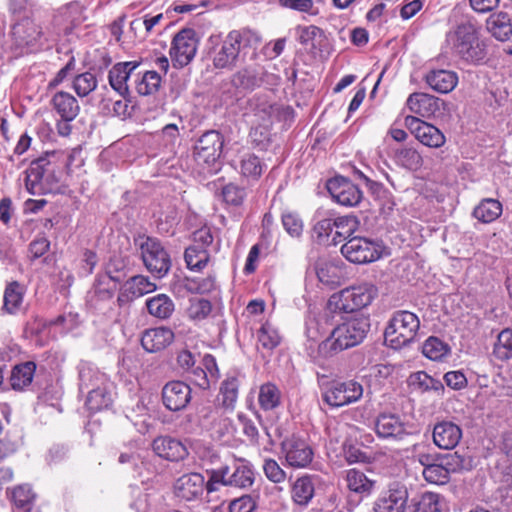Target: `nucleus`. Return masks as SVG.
Returning a JSON list of instances; mask_svg holds the SVG:
<instances>
[{"instance_id": "obj_1", "label": "nucleus", "mask_w": 512, "mask_h": 512, "mask_svg": "<svg viewBox=\"0 0 512 512\" xmlns=\"http://www.w3.org/2000/svg\"><path fill=\"white\" fill-rule=\"evenodd\" d=\"M261 41L258 33L251 30H233L213 48L212 61L217 69L231 70L247 53L248 48H256Z\"/></svg>"}, {"instance_id": "obj_2", "label": "nucleus", "mask_w": 512, "mask_h": 512, "mask_svg": "<svg viewBox=\"0 0 512 512\" xmlns=\"http://www.w3.org/2000/svg\"><path fill=\"white\" fill-rule=\"evenodd\" d=\"M370 329L369 318L363 315L346 318L337 325L319 345L325 356H331L343 350L359 345Z\"/></svg>"}, {"instance_id": "obj_3", "label": "nucleus", "mask_w": 512, "mask_h": 512, "mask_svg": "<svg viewBox=\"0 0 512 512\" xmlns=\"http://www.w3.org/2000/svg\"><path fill=\"white\" fill-rule=\"evenodd\" d=\"M447 41L453 51L467 62L479 63L486 56L485 45L471 22L459 24L454 31L448 33Z\"/></svg>"}, {"instance_id": "obj_4", "label": "nucleus", "mask_w": 512, "mask_h": 512, "mask_svg": "<svg viewBox=\"0 0 512 512\" xmlns=\"http://www.w3.org/2000/svg\"><path fill=\"white\" fill-rule=\"evenodd\" d=\"M49 154L31 162L26 170L25 186L32 195L55 193L58 191L59 177L55 165L48 159Z\"/></svg>"}, {"instance_id": "obj_5", "label": "nucleus", "mask_w": 512, "mask_h": 512, "mask_svg": "<svg viewBox=\"0 0 512 512\" xmlns=\"http://www.w3.org/2000/svg\"><path fill=\"white\" fill-rule=\"evenodd\" d=\"M419 327L420 320L416 314L406 310L397 311L385 329V343L393 349H400L416 339Z\"/></svg>"}, {"instance_id": "obj_6", "label": "nucleus", "mask_w": 512, "mask_h": 512, "mask_svg": "<svg viewBox=\"0 0 512 512\" xmlns=\"http://www.w3.org/2000/svg\"><path fill=\"white\" fill-rule=\"evenodd\" d=\"M207 491L218 490V485L236 488H249L253 485L255 475L252 467L245 461L235 463L233 466H222L208 471Z\"/></svg>"}, {"instance_id": "obj_7", "label": "nucleus", "mask_w": 512, "mask_h": 512, "mask_svg": "<svg viewBox=\"0 0 512 512\" xmlns=\"http://www.w3.org/2000/svg\"><path fill=\"white\" fill-rule=\"evenodd\" d=\"M377 294L378 289L374 284L364 282L333 294L329 299V306L345 313H352L370 305Z\"/></svg>"}, {"instance_id": "obj_8", "label": "nucleus", "mask_w": 512, "mask_h": 512, "mask_svg": "<svg viewBox=\"0 0 512 512\" xmlns=\"http://www.w3.org/2000/svg\"><path fill=\"white\" fill-rule=\"evenodd\" d=\"M223 137L215 131L205 132L194 146V158L198 165L209 173L219 169V158L223 148Z\"/></svg>"}, {"instance_id": "obj_9", "label": "nucleus", "mask_w": 512, "mask_h": 512, "mask_svg": "<svg viewBox=\"0 0 512 512\" xmlns=\"http://www.w3.org/2000/svg\"><path fill=\"white\" fill-rule=\"evenodd\" d=\"M141 257L147 270L158 278L164 277L171 268V258L161 242L147 237L140 242Z\"/></svg>"}, {"instance_id": "obj_10", "label": "nucleus", "mask_w": 512, "mask_h": 512, "mask_svg": "<svg viewBox=\"0 0 512 512\" xmlns=\"http://www.w3.org/2000/svg\"><path fill=\"white\" fill-rule=\"evenodd\" d=\"M343 256L350 262L365 264L378 260L382 254L380 243L364 237H351L341 247Z\"/></svg>"}, {"instance_id": "obj_11", "label": "nucleus", "mask_w": 512, "mask_h": 512, "mask_svg": "<svg viewBox=\"0 0 512 512\" xmlns=\"http://www.w3.org/2000/svg\"><path fill=\"white\" fill-rule=\"evenodd\" d=\"M464 464L465 459L457 453L442 455L438 462L422 469V475L431 484L443 485L449 481L450 474L462 469Z\"/></svg>"}, {"instance_id": "obj_12", "label": "nucleus", "mask_w": 512, "mask_h": 512, "mask_svg": "<svg viewBox=\"0 0 512 512\" xmlns=\"http://www.w3.org/2000/svg\"><path fill=\"white\" fill-rule=\"evenodd\" d=\"M363 395V387L354 380L335 381L324 392V401L333 407H341L358 401Z\"/></svg>"}, {"instance_id": "obj_13", "label": "nucleus", "mask_w": 512, "mask_h": 512, "mask_svg": "<svg viewBox=\"0 0 512 512\" xmlns=\"http://www.w3.org/2000/svg\"><path fill=\"white\" fill-rule=\"evenodd\" d=\"M197 52V39L195 31L183 29L178 32L172 41L170 57L174 67L182 68L188 65Z\"/></svg>"}, {"instance_id": "obj_14", "label": "nucleus", "mask_w": 512, "mask_h": 512, "mask_svg": "<svg viewBox=\"0 0 512 512\" xmlns=\"http://www.w3.org/2000/svg\"><path fill=\"white\" fill-rule=\"evenodd\" d=\"M408 489L400 483H393L380 493L374 503V512H406Z\"/></svg>"}, {"instance_id": "obj_15", "label": "nucleus", "mask_w": 512, "mask_h": 512, "mask_svg": "<svg viewBox=\"0 0 512 512\" xmlns=\"http://www.w3.org/2000/svg\"><path fill=\"white\" fill-rule=\"evenodd\" d=\"M404 123L415 138L425 146L439 148L446 142L444 134L437 127L418 117L406 116Z\"/></svg>"}, {"instance_id": "obj_16", "label": "nucleus", "mask_w": 512, "mask_h": 512, "mask_svg": "<svg viewBox=\"0 0 512 512\" xmlns=\"http://www.w3.org/2000/svg\"><path fill=\"white\" fill-rule=\"evenodd\" d=\"M205 489L207 490V482L200 473L184 474L177 478L173 484L174 496L184 502L199 499Z\"/></svg>"}, {"instance_id": "obj_17", "label": "nucleus", "mask_w": 512, "mask_h": 512, "mask_svg": "<svg viewBox=\"0 0 512 512\" xmlns=\"http://www.w3.org/2000/svg\"><path fill=\"white\" fill-rule=\"evenodd\" d=\"M282 452L287 464L294 468H305L313 459V450L304 440L296 436L282 442Z\"/></svg>"}, {"instance_id": "obj_18", "label": "nucleus", "mask_w": 512, "mask_h": 512, "mask_svg": "<svg viewBox=\"0 0 512 512\" xmlns=\"http://www.w3.org/2000/svg\"><path fill=\"white\" fill-rule=\"evenodd\" d=\"M258 78L255 72L249 68L239 70L231 78L223 82L221 89L224 95L231 100H238L247 91L253 90L258 86Z\"/></svg>"}, {"instance_id": "obj_19", "label": "nucleus", "mask_w": 512, "mask_h": 512, "mask_svg": "<svg viewBox=\"0 0 512 512\" xmlns=\"http://www.w3.org/2000/svg\"><path fill=\"white\" fill-rule=\"evenodd\" d=\"M376 435L383 440L398 441L407 435L406 424L400 415L390 412L380 413L374 421Z\"/></svg>"}, {"instance_id": "obj_20", "label": "nucleus", "mask_w": 512, "mask_h": 512, "mask_svg": "<svg viewBox=\"0 0 512 512\" xmlns=\"http://www.w3.org/2000/svg\"><path fill=\"white\" fill-rule=\"evenodd\" d=\"M327 190L332 198L343 206H355L362 198L358 186L342 176L330 179L327 182Z\"/></svg>"}, {"instance_id": "obj_21", "label": "nucleus", "mask_w": 512, "mask_h": 512, "mask_svg": "<svg viewBox=\"0 0 512 512\" xmlns=\"http://www.w3.org/2000/svg\"><path fill=\"white\" fill-rule=\"evenodd\" d=\"M162 400L170 411H180L191 400V388L182 381H170L162 389Z\"/></svg>"}, {"instance_id": "obj_22", "label": "nucleus", "mask_w": 512, "mask_h": 512, "mask_svg": "<svg viewBox=\"0 0 512 512\" xmlns=\"http://www.w3.org/2000/svg\"><path fill=\"white\" fill-rule=\"evenodd\" d=\"M156 284L147 276L136 275L129 278L121 287L117 301L120 306L125 305L132 300L142 297L145 294L155 291Z\"/></svg>"}, {"instance_id": "obj_23", "label": "nucleus", "mask_w": 512, "mask_h": 512, "mask_svg": "<svg viewBox=\"0 0 512 512\" xmlns=\"http://www.w3.org/2000/svg\"><path fill=\"white\" fill-rule=\"evenodd\" d=\"M174 338V332L168 327L150 328L143 332L141 345L147 352L156 353L172 344Z\"/></svg>"}, {"instance_id": "obj_24", "label": "nucleus", "mask_w": 512, "mask_h": 512, "mask_svg": "<svg viewBox=\"0 0 512 512\" xmlns=\"http://www.w3.org/2000/svg\"><path fill=\"white\" fill-rule=\"evenodd\" d=\"M138 66L139 63L136 61L120 62L109 71L110 86L124 98L129 95L128 80Z\"/></svg>"}, {"instance_id": "obj_25", "label": "nucleus", "mask_w": 512, "mask_h": 512, "mask_svg": "<svg viewBox=\"0 0 512 512\" xmlns=\"http://www.w3.org/2000/svg\"><path fill=\"white\" fill-rule=\"evenodd\" d=\"M12 36L18 46L34 45L42 36V28L34 19L25 17L13 26Z\"/></svg>"}, {"instance_id": "obj_26", "label": "nucleus", "mask_w": 512, "mask_h": 512, "mask_svg": "<svg viewBox=\"0 0 512 512\" xmlns=\"http://www.w3.org/2000/svg\"><path fill=\"white\" fill-rule=\"evenodd\" d=\"M152 448L159 457L169 461H180L188 455V450L181 441L168 436L156 438Z\"/></svg>"}, {"instance_id": "obj_27", "label": "nucleus", "mask_w": 512, "mask_h": 512, "mask_svg": "<svg viewBox=\"0 0 512 512\" xmlns=\"http://www.w3.org/2000/svg\"><path fill=\"white\" fill-rule=\"evenodd\" d=\"M317 477L305 474L291 483L290 494L294 504L306 507L314 497Z\"/></svg>"}, {"instance_id": "obj_28", "label": "nucleus", "mask_w": 512, "mask_h": 512, "mask_svg": "<svg viewBox=\"0 0 512 512\" xmlns=\"http://www.w3.org/2000/svg\"><path fill=\"white\" fill-rule=\"evenodd\" d=\"M461 437L460 427L452 422H440L433 429V441L441 449H453L459 443Z\"/></svg>"}, {"instance_id": "obj_29", "label": "nucleus", "mask_w": 512, "mask_h": 512, "mask_svg": "<svg viewBox=\"0 0 512 512\" xmlns=\"http://www.w3.org/2000/svg\"><path fill=\"white\" fill-rule=\"evenodd\" d=\"M51 105L61 120L64 121L74 120L80 112L77 99L65 91L55 93L51 99Z\"/></svg>"}, {"instance_id": "obj_30", "label": "nucleus", "mask_w": 512, "mask_h": 512, "mask_svg": "<svg viewBox=\"0 0 512 512\" xmlns=\"http://www.w3.org/2000/svg\"><path fill=\"white\" fill-rule=\"evenodd\" d=\"M406 105L412 113L423 118H429L439 109L436 97L420 92L410 94Z\"/></svg>"}, {"instance_id": "obj_31", "label": "nucleus", "mask_w": 512, "mask_h": 512, "mask_svg": "<svg viewBox=\"0 0 512 512\" xmlns=\"http://www.w3.org/2000/svg\"><path fill=\"white\" fill-rule=\"evenodd\" d=\"M485 25L487 31L497 40L505 41L512 35V17L505 11L490 14Z\"/></svg>"}, {"instance_id": "obj_32", "label": "nucleus", "mask_w": 512, "mask_h": 512, "mask_svg": "<svg viewBox=\"0 0 512 512\" xmlns=\"http://www.w3.org/2000/svg\"><path fill=\"white\" fill-rule=\"evenodd\" d=\"M425 80L430 88L442 94L451 92L458 83L456 73L444 69L430 71Z\"/></svg>"}, {"instance_id": "obj_33", "label": "nucleus", "mask_w": 512, "mask_h": 512, "mask_svg": "<svg viewBox=\"0 0 512 512\" xmlns=\"http://www.w3.org/2000/svg\"><path fill=\"white\" fill-rule=\"evenodd\" d=\"M257 401L262 411H276L282 401L281 390L271 382L264 383L259 387Z\"/></svg>"}, {"instance_id": "obj_34", "label": "nucleus", "mask_w": 512, "mask_h": 512, "mask_svg": "<svg viewBox=\"0 0 512 512\" xmlns=\"http://www.w3.org/2000/svg\"><path fill=\"white\" fill-rule=\"evenodd\" d=\"M442 497L437 493L425 492L411 499L406 512H442Z\"/></svg>"}, {"instance_id": "obj_35", "label": "nucleus", "mask_w": 512, "mask_h": 512, "mask_svg": "<svg viewBox=\"0 0 512 512\" xmlns=\"http://www.w3.org/2000/svg\"><path fill=\"white\" fill-rule=\"evenodd\" d=\"M112 272L110 265L105 274L97 277L93 289L94 295L92 297L103 301L110 300L113 297L116 283L121 281V276L113 275ZM91 301H93V298H91Z\"/></svg>"}, {"instance_id": "obj_36", "label": "nucleus", "mask_w": 512, "mask_h": 512, "mask_svg": "<svg viewBox=\"0 0 512 512\" xmlns=\"http://www.w3.org/2000/svg\"><path fill=\"white\" fill-rule=\"evenodd\" d=\"M359 221L355 216L346 215L334 218L335 232L331 239V244L337 245L352 235L358 230Z\"/></svg>"}, {"instance_id": "obj_37", "label": "nucleus", "mask_w": 512, "mask_h": 512, "mask_svg": "<svg viewBox=\"0 0 512 512\" xmlns=\"http://www.w3.org/2000/svg\"><path fill=\"white\" fill-rule=\"evenodd\" d=\"M502 204L493 198L483 199L473 210V216L482 223H491L502 214Z\"/></svg>"}, {"instance_id": "obj_38", "label": "nucleus", "mask_w": 512, "mask_h": 512, "mask_svg": "<svg viewBox=\"0 0 512 512\" xmlns=\"http://www.w3.org/2000/svg\"><path fill=\"white\" fill-rule=\"evenodd\" d=\"M184 259L188 269L202 271L210 261L208 249L198 244H191L185 249Z\"/></svg>"}, {"instance_id": "obj_39", "label": "nucleus", "mask_w": 512, "mask_h": 512, "mask_svg": "<svg viewBox=\"0 0 512 512\" xmlns=\"http://www.w3.org/2000/svg\"><path fill=\"white\" fill-rule=\"evenodd\" d=\"M146 307L150 315L159 319L169 318L174 311L173 301L165 294H158L147 299Z\"/></svg>"}, {"instance_id": "obj_40", "label": "nucleus", "mask_w": 512, "mask_h": 512, "mask_svg": "<svg viewBox=\"0 0 512 512\" xmlns=\"http://www.w3.org/2000/svg\"><path fill=\"white\" fill-rule=\"evenodd\" d=\"M346 483L350 491L362 496L369 495L374 488V481L359 470L350 469L346 473Z\"/></svg>"}, {"instance_id": "obj_41", "label": "nucleus", "mask_w": 512, "mask_h": 512, "mask_svg": "<svg viewBox=\"0 0 512 512\" xmlns=\"http://www.w3.org/2000/svg\"><path fill=\"white\" fill-rule=\"evenodd\" d=\"M409 385L414 390L421 392L434 391L438 395H442L444 392V386L438 379H434L424 371H418L412 373L409 377Z\"/></svg>"}, {"instance_id": "obj_42", "label": "nucleus", "mask_w": 512, "mask_h": 512, "mask_svg": "<svg viewBox=\"0 0 512 512\" xmlns=\"http://www.w3.org/2000/svg\"><path fill=\"white\" fill-rule=\"evenodd\" d=\"M240 380L237 376L231 375L222 382L220 387L219 400L226 409H234L238 399Z\"/></svg>"}, {"instance_id": "obj_43", "label": "nucleus", "mask_w": 512, "mask_h": 512, "mask_svg": "<svg viewBox=\"0 0 512 512\" xmlns=\"http://www.w3.org/2000/svg\"><path fill=\"white\" fill-rule=\"evenodd\" d=\"M80 390H90L99 385H104L106 376L90 364L83 363L79 367Z\"/></svg>"}, {"instance_id": "obj_44", "label": "nucleus", "mask_w": 512, "mask_h": 512, "mask_svg": "<svg viewBox=\"0 0 512 512\" xmlns=\"http://www.w3.org/2000/svg\"><path fill=\"white\" fill-rule=\"evenodd\" d=\"M36 365L33 362H25L17 365L12 370L11 386L14 390H23L30 385L35 373Z\"/></svg>"}, {"instance_id": "obj_45", "label": "nucleus", "mask_w": 512, "mask_h": 512, "mask_svg": "<svg viewBox=\"0 0 512 512\" xmlns=\"http://www.w3.org/2000/svg\"><path fill=\"white\" fill-rule=\"evenodd\" d=\"M23 297L24 289L19 283L12 282L8 284L4 291L3 310L9 314L17 313L23 303Z\"/></svg>"}, {"instance_id": "obj_46", "label": "nucleus", "mask_w": 512, "mask_h": 512, "mask_svg": "<svg viewBox=\"0 0 512 512\" xmlns=\"http://www.w3.org/2000/svg\"><path fill=\"white\" fill-rule=\"evenodd\" d=\"M265 165L258 156L252 153L244 154L240 159L241 175L251 181H256L261 176Z\"/></svg>"}, {"instance_id": "obj_47", "label": "nucleus", "mask_w": 512, "mask_h": 512, "mask_svg": "<svg viewBox=\"0 0 512 512\" xmlns=\"http://www.w3.org/2000/svg\"><path fill=\"white\" fill-rule=\"evenodd\" d=\"M111 395L107 392L104 385H99L88 390L86 406L92 412L100 411L111 404Z\"/></svg>"}, {"instance_id": "obj_48", "label": "nucleus", "mask_w": 512, "mask_h": 512, "mask_svg": "<svg viewBox=\"0 0 512 512\" xmlns=\"http://www.w3.org/2000/svg\"><path fill=\"white\" fill-rule=\"evenodd\" d=\"M395 158L398 164L411 171L419 170L423 165V159L420 153L414 148H401Z\"/></svg>"}, {"instance_id": "obj_49", "label": "nucleus", "mask_w": 512, "mask_h": 512, "mask_svg": "<svg viewBox=\"0 0 512 512\" xmlns=\"http://www.w3.org/2000/svg\"><path fill=\"white\" fill-rule=\"evenodd\" d=\"M423 354L434 361L442 360L450 352V347L437 337H429L423 344Z\"/></svg>"}, {"instance_id": "obj_50", "label": "nucleus", "mask_w": 512, "mask_h": 512, "mask_svg": "<svg viewBox=\"0 0 512 512\" xmlns=\"http://www.w3.org/2000/svg\"><path fill=\"white\" fill-rule=\"evenodd\" d=\"M161 83L160 75L155 71H146L136 81V90L140 95H152L158 91Z\"/></svg>"}, {"instance_id": "obj_51", "label": "nucleus", "mask_w": 512, "mask_h": 512, "mask_svg": "<svg viewBox=\"0 0 512 512\" xmlns=\"http://www.w3.org/2000/svg\"><path fill=\"white\" fill-rule=\"evenodd\" d=\"M259 345L268 351L276 348L281 341L278 331L269 323H265L257 332Z\"/></svg>"}, {"instance_id": "obj_52", "label": "nucleus", "mask_w": 512, "mask_h": 512, "mask_svg": "<svg viewBox=\"0 0 512 512\" xmlns=\"http://www.w3.org/2000/svg\"><path fill=\"white\" fill-rule=\"evenodd\" d=\"M72 87L79 97H86L97 87V79L94 74L84 72L74 77Z\"/></svg>"}, {"instance_id": "obj_53", "label": "nucleus", "mask_w": 512, "mask_h": 512, "mask_svg": "<svg viewBox=\"0 0 512 512\" xmlns=\"http://www.w3.org/2000/svg\"><path fill=\"white\" fill-rule=\"evenodd\" d=\"M317 277L320 282L326 285H336L340 279V268L333 262H320L316 269Z\"/></svg>"}, {"instance_id": "obj_54", "label": "nucleus", "mask_w": 512, "mask_h": 512, "mask_svg": "<svg viewBox=\"0 0 512 512\" xmlns=\"http://www.w3.org/2000/svg\"><path fill=\"white\" fill-rule=\"evenodd\" d=\"M282 224L286 232L291 236L298 238L303 232V221L298 214L293 212H285L282 214Z\"/></svg>"}, {"instance_id": "obj_55", "label": "nucleus", "mask_w": 512, "mask_h": 512, "mask_svg": "<svg viewBox=\"0 0 512 512\" xmlns=\"http://www.w3.org/2000/svg\"><path fill=\"white\" fill-rule=\"evenodd\" d=\"M188 289L191 292L207 294L216 289L215 277L208 275L206 277H197L189 280Z\"/></svg>"}, {"instance_id": "obj_56", "label": "nucleus", "mask_w": 512, "mask_h": 512, "mask_svg": "<svg viewBox=\"0 0 512 512\" xmlns=\"http://www.w3.org/2000/svg\"><path fill=\"white\" fill-rule=\"evenodd\" d=\"M257 496L252 494L243 495L232 500L229 504L230 512H253L257 506Z\"/></svg>"}, {"instance_id": "obj_57", "label": "nucleus", "mask_w": 512, "mask_h": 512, "mask_svg": "<svg viewBox=\"0 0 512 512\" xmlns=\"http://www.w3.org/2000/svg\"><path fill=\"white\" fill-rule=\"evenodd\" d=\"M12 499L17 507L28 509L34 494L29 485H20L13 489Z\"/></svg>"}, {"instance_id": "obj_58", "label": "nucleus", "mask_w": 512, "mask_h": 512, "mask_svg": "<svg viewBox=\"0 0 512 512\" xmlns=\"http://www.w3.org/2000/svg\"><path fill=\"white\" fill-rule=\"evenodd\" d=\"M334 230V218H324L316 222L313 231L318 240L322 243L330 244L329 237Z\"/></svg>"}, {"instance_id": "obj_59", "label": "nucleus", "mask_w": 512, "mask_h": 512, "mask_svg": "<svg viewBox=\"0 0 512 512\" xmlns=\"http://www.w3.org/2000/svg\"><path fill=\"white\" fill-rule=\"evenodd\" d=\"M263 470L266 477L274 483H281L286 479V472L273 459L265 460Z\"/></svg>"}, {"instance_id": "obj_60", "label": "nucleus", "mask_w": 512, "mask_h": 512, "mask_svg": "<svg viewBox=\"0 0 512 512\" xmlns=\"http://www.w3.org/2000/svg\"><path fill=\"white\" fill-rule=\"evenodd\" d=\"M211 308V303L208 300L198 299L191 302L188 314L192 319L201 320L209 315Z\"/></svg>"}, {"instance_id": "obj_61", "label": "nucleus", "mask_w": 512, "mask_h": 512, "mask_svg": "<svg viewBox=\"0 0 512 512\" xmlns=\"http://www.w3.org/2000/svg\"><path fill=\"white\" fill-rule=\"evenodd\" d=\"M222 196L226 203L239 205L244 199L245 192L242 188H239L234 184H228L223 188Z\"/></svg>"}, {"instance_id": "obj_62", "label": "nucleus", "mask_w": 512, "mask_h": 512, "mask_svg": "<svg viewBox=\"0 0 512 512\" xmlns=\"http://www.w3.org/2000/svg\"><path fill=\"white\" fill-rule=\"evenodd\" d=\"M282 7L293 9L299 12H306L310 14H316L312 12L314 8L313 0H278Z\"/></svg>"}, {"instance_id": "obj_63", "label": "nucleus", "mask_w": 512, "mask_h": 512, "mask_svg": "<svg viewBox=\"0 0 512 512\" xmlns=\"http://www.w3.org/2000/svg\"><path fill=\"white\" fill-rule=\"evenodd\" d=\"M446 385L454 390H460L467 386V379L461 371H450L444 375Z\"/></svg>"}, {"instance_id": "obj_64", "label": "nucleus", "mask_w": 512, "mask_h": 512, "mask_svg": "<svg viewBox=\"0 0 512 512\" xmlns=\"http://www.w3.org/2000/svg\"><path fill=\"white\" fill-rule=\"evenodd\" d=\"M190 380L201 389H208L210 387V383L213 382L209 374L201 367H193L191 369Z\"/></svg>"}]
</instances>
